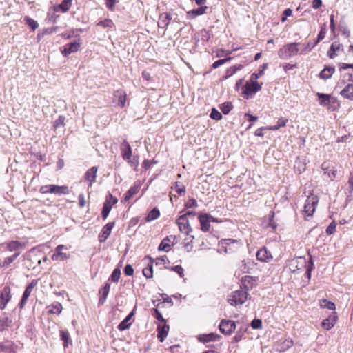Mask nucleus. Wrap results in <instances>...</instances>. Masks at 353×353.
<instances>
[{"instance_id": "f257e3e1", "label": "nucleus", "mask_w": 353, "mask_h": 353, "mask_svg": "<svg viewBox=\"0 0 353 353\" xmlns=\"http://www.w3.org/2000/svg\"><path fill=\"white\" fill-rule=\"evenodd\" d=\"M258 78V74L253 73L251 76L250 82H247L244 85L243 94H244L247 99L252 97L256 92L261 90V85L256 81Z\"/></svg>"}, {"instance_id": "f03ea898", "label": "nucleus", "mask_w": 353, "mask_h": 353, "mask_svg": "<svg viewBox=\"0 0 353 353\" xmlns=\"http://www.w3.org/2000/svg\"><path fill=\"white\" fill-rule=\"evenodd\" d=\"M298 45V43H290L281 47L278 51L279 58L288 60L291 57L296 56L299 52Z\"/></svg>"}, {"instance_id": "7ed1b4c3", "label": "nucleus", "mask_w": 353, "mask_h": 353, "mask_svg": "<svg viewBox=\"0 0 353 353\" xmlns=\"http://www.w3.org/2000/svg\"><path fill=\"white\" fill-rule=\"evenodd\" d=\"M248 289L241 288L240 290H236L232 293L228 298V302L232 305H242L248 299Z\"/></svg>"}, {"instance_id": "20e7f679", "label": "nucleus", "mask_w": 353, "mask_h": 353, "mask_svg": "<svg viewBox=\"0 0 353 353\" xmlns=\"http://www.w3.org/2000/svg\"><path fill=\"white\" fill-rule=\"evenodd\" d=\"M176 223L179 226V230L186 235H190L191 239L190 241H192V240L194 239V236L193 235H190L192 229L189 223V221L186 219V215L180 216L176 220Z\"/></svg>"}, {"instance_id": "39448f33", "label": "nucleus", "mask_w": 353, "mask_h": 353, "mask_svg": "<svg viewBox=\"0 0 353 353\" xmlns=\"http://www.w3.org/2000/svg\"><path fill=\"white\" fill-rule=\"evenodd\" d=\"M318 203L317 196L311 194L305 201L304 205V213L307 216H311L314 214Z\"/></svg>"}, {"instance_id": "423d86ee", "label": "nucleus", "mask_w": 353, "mask_h": 353, "mask_svg": "<svg viewBox=\"0 0 353 353\" xmlns=\"http://www.w3.org/2000/svg\"><path fill=\"white\" fill-rule=\"evenodd\" d=\"M307 266V261L304 257H297L292 259L289 264V268L292 273L302 271Z\"/></svg>"}, {"instance_id": "0eeeda50", "label": "nucleus", "mask_w": 353, "mask_h": 353, "mask_svg": "<svg viewBox=\"0 0 353 353\" xmlns=\"http://www.w3.org/2000/svg\"><path fill=\"white\" fill-rule=\"evenodd\" d=\"M236 329V323L232 320H221L219 324L220 332L225 335H231Z\"/></svg>"}, {"instance_id": "6e6552de", "label": "nucleus", "mask_w": 353, "mask_h": 353, "mask_svg": "<svg viewBox=\"0 0 353 353\" xmlns=\"http://www.w3.org/2000/svg\"><path fill=\"white\" fill-rule=\"evenodd\" d=\"M11 298V289L9 286L6 285L0 292V310L6 308Z\"/></svg>"}, {"instance_id": "1a4fd4ad", "label": "nucleus", "mask_w": 353, "mask_h": 353, "mask_svg": "<svg viewBox=\"0 0 353 353\" xmlns=\"http://www.w3.org/2000/svg\"><path fill=\"white\" fill-rule=\"evenodd\" d=\"M37 281L32 280L26 288L25 291L23 294L21 300L19 304L20 308H23L27 303V301L30 296L33 288L37 285Z\"/></svg>"}, {"instance_id": "9d476101", "label": "nucleus", "mask_w": 353, "mask_h": 353, "mask_svg": "<svg viewBox=\"0 0 353 353\" xmlns=\"http://www.w3.org/2000/svg\"><path fill=\"white\" fill-rule=\"evenodd\" d=\"M63 249L67 250V248L64 245H59L56 247L54 253L52 255L53 261H65L70 259V254L63 252Z\"/></svg>"}, {"instance_id": "9b49d317", "label": "nucleus", "mask_w": 353, "mask_h": 353, "mask_svg": "<svg viewBox=\"0 0 353 353\" xmlns=\"http://www.w3.org/2000/svg\"><path fill=\"white\" fill-rule=\"evenodd\" d=\"M317 96L320 100V104L321 105L327 106L330 110H334V108L331 105L332 103H335V99L331 97L330 95L323 94V93H317Z\"/></svg>"}, {"instance_id": "f8f14e48", "label": "nucleus", "mask_w": 353, "mask_h": 353, "mask_svg": "<svg viewBox=\"0 0 353 353\" xmlns=\"http://www.w3.org/2000/svg\"><path fill=\"white\" fill-rule=\"evenodd\" d=\"M80 48V43L73 41L64 46L63 50L61 51L64 56H68L72 53L76 52Z\"/></svg>"}, {"instance_id": "ddd939ff", "label": "nucleus", "mask_w": 353, "mask_h": 353, "mask_svg": "<svg viewBox=\"0 0 353 353\" xmlns=\"http://www.w3.org/2000/svg\"><path fill=\"white\" fill-rule=\"evenodd\" d=\"M336 319L337 316L336 315V313L332 312L330 315H329L325 319H324L322 321V327L326 330H330L334 326L336 322Z\"/></svg>"}, {"instance_id": "4468645a", "label": "nucleus", "mask_w": 353, "mask_h": 353, "mask_svg": "<svg viewBox=\"0 0 353 353\" xmlns=\"http://www.w3.org/2000/svg\"><path fill=\"white\" fill-rule=\"evenodd\" d=\"M6 248L9 252H18L25 248L26 244L19 241H10L6 243Z\"/></svg>"}, {"instance_id": "2eb2a0df", "label": "nucleus", "mask_w": 353, "mask_h": 353, "mask_svg": "<svg viewBox=\"0 0 353 353\" xmlns=\"http://www.w3.org/2000/svg\"><path fill=\"white\" fill-rule=\"evenodd\" d=\"M121 150L123 159L130 161L132 157V148L126 140H124L121 143Z\"/></svg>"}, {"instance_id": "dca6fc26", "label": "nucleus", "mask_w": 353, "mask_h": 353, "mask_svg": "<svg viewBox=\"0 0 353 353\" xmlns=\"http://www.w3.org/2000/svg\"><path fill=\"white\" fill-rule=\"evenodd\" d=\"M256 259L259 261L267 262L272 259V256L270 251H268L265 248H263L256 252Z\"/></svg>"}, {"instance_id": "f3484780", "label": "nucleus", "mask_w": 353, "mask_h": 353, "mask_svg": "<svg viewBox=\"0 0 353 353\" xmlns=\"http://www.w3.org/2000/svg\"><path fill=\"white\" fill-rule=\"evenodd\" d=\"M72 0H63L60 4L54 6V10L57 12H67L71 8Z\"/></svg>"}, {"instance_id": "a211bd4d", "label": "nucleus", "mask_w": 353, "mask_h": 353, "mask_svg": "<svg viewBox=\"0 0 353 353\" xmlns=\"http://www.w3.org/2000/svg\"><path fill=\"white\" fill-rule=\"evenodd\" d=\"M199 218L201 230L205 232H208L210 228L209 215L207 214H201Z\"/></svg>"}, {"instance_id": "6ab92c4d", "label": "nucleus", "mask_w": 353, "mask_h": 353, "mask_svg": "<svg viewBox=\"0 0 353 353\" xmlns=\"http://www.w3.org/2000/svg\"><path fill=\"white\" fill-rule=\"evenodd\" d=\"M126 93L122 90H117L114 92V100L117 99V104L121 107H124L126 101Z\"/></svg>"}, {"instance_id": "aec40b11", "label": "nucleus", "mask_w": 353, "mask_h": 353, "mask_svg": "<svg viewBox=\"0 0 353 353\" xmlns=\"http://www.w3.org/2000/svg\"><path fill=\"white\" fill-rule=\"evenodd\" d=\"M208 8V6H202L196 9L191 10L187 12V17L188 19H194L197 16L205 14Z\"/></svg>"}, {"instance_id": "412c9836", "label": "nucleus", "mask_w": 353, "mask_h": 353, "mask_svg": "<svg viewBox=\"0 0 353 353\" xmlns=\"http://www.w3.org/2000/svg\"><path fill=\"white\" fill-rule=\"evenodd\" d=\"M97 168L96 166L92 167L89 169L85 174V180L88 181L89 186H92V183L95 181V179L97 177Z\"/></svg>"}, {"instance_id": "4be33fe9", "label": "nucleus", "mask_w": 353, "mask_h": 353, "mask_svg": "<svg viewBox=\"0 0 353 353\" xmlns=\"http://www.w3.org/2000/svg\"><path fill=\"white\" fill-rule=\"evenodd\" d=\"M220 336L214 334V333H210L208 334H201L199 335L198 337V339L201 342L203 343H208L210 341H217L220 339Z\"/></svg>"}, {"instance_id": "5701e85b", "label": "nucleus", "mask_w": 353, "mask_h": 353, "mask_svg": "<svg viewBox=\"0 0 353 353\" xmlns=\"http://www.w3.org/2000/svg\"><path fill=\"white\" fill-rule=\"evenodd\" d=\"M341 94L343 97L353 100V84H347L341 91Z\"/></svg>"}, {"instance_id": "b1692460", "label": "nucleus", "mask_w": 353, "mask_h": 353, "mask_svg": "<svg viewBox=\"0 0 353 353\" xmlns=\"http://www.w3.org/2000/svg\"><path fill=\"white\" fill-rule=\"evenodd\" d=\"M158 338L161 342H163L168 336L169 325L164 324L162 326H158Z\"/></svg>"}, {"instance_id": "393cba45", "label": "nucleus", "mask_w": 353, "mask_h": 353, "mask_svg": "<svg viewBox=\"0 0 353 353\" xmlns=\"http://www.w3.org/2000/svg\"><path fill=\"white\" fill-rule=\"evenodd\" d=\"M70 192L69 188L66 185H52V194H55L57 195L61 194H68Z\"/></svg>"}, {"instance_id": "a878e982", "label": "nucleus", "mask_w": 353, "mask_h": 353, "mask_svg": "<svg viewBox=\"0 0 353 353\" xmlns=\"http://www.w3.org/2000/svg\"><path fill=\"white\" fill-rule=\"evenodd\" d=\"M134 315V311L131 312L118 325V329L121 331H123L130 327L131 323H129L130 320Z\"/></svg>"}, {"instance_id": "bb28decb", "label": "nucleus", "mask_w": 353, "mask_h": 353, "mask_svg": "<svg viewBox=\"0 0 353 353\" xmlns=\"http://www.w3.org/2000/svg\"><path fill=\"white\" fill-rule=\"evenodd\" d=\"M110 290V284L106 283L99 291V292L101 293V296L99 298V303L100 305H103L105 303V301L108 297V295L109 294Z\"/></svg>"}, {"instance_id": "cd10ccee", "label": "nucleus", "mask_w": 353, "mask_h": 353, "mask_svg": "<svg viewBox=\"0 0 353 353\" xmlns=\"http://www.w3.org/2000/svg\"><path fill=\"white\" fill-rule=\"evenodd\" d=\"M335 69L334 67L326 66L325 68L320 72L319 77L323 79H328L331 78L332 74L334 72Z\"/></svg>"}, {"instance_id": "c85d7f7f", "label": "nucleus", "mask_w": 353, "mask_h": 353, "mask_svg": "<svg viewBox=\"0 0 353 353\" xmlns=\"http://www.w3.org/2000/svg\"><path fill=\"white\" fill-rule=\"evenodd\" d=\"M139 190V186L133 185L125 193L123 199L121 200V202H126L129 201L134 195L138 193Z\"/></svg>"}, {"instance_id": "c756f323", "label": "nucleus", "mask_w": 353, "mask_h": 353, "mask_svg": "<svg viewBox=\"0 0 353 353\" xmlns=\"http://www.w3.org/2000/svg\"><path fill=\"white\" fill-rule=\"evenodd\" d=\"M150 259V263L148 266L143 270V274L148 279L152 278L153 276V259L148 256Z\"/></svg>"}, {"instance_id": "7c9ffc66", "label": "nucleus", "mask_w": 353, "mask_h": 353, "mask_svg": "<svg viewBox=\"0 0 353 353\" xmlns=\"http://www.w3.org/2000/svg\"><path fill=\"white\" fill-rule=\"evenodd\" d=\"M160 18V21L158 23L159 27L161 28H167L172 19L170 15L168 13H165L164 14H161Z\"/></svg>"}, {"instance_id": "2f4dec72", "label": "nucleus", "mask_w": 353, "mask_h": 353, "mask_svg": "<svg viewBox=\"0 0 353 353\" xmlns=\"http://www.w3.org/2000/svg\"><path fill=\"white\" fill-rule=\"evenodd\" d=\"M60 338L63 341V347L65 348L68 346V343H71L70 333L66 330H60Z\"/></svg>"}, {"instance_id": "473e14b6", "label": "nucleus", "mask_w": 353, "mask_h": 353, "mask_svg": "<svg viewBox=\"0 0 353 353\" xmlns=\"http://www.w3.org/2000/svg\"><path fill=\"white\" fill-rule=\"evenodd\" d=\"M48 313L59 314L62 311V305L59 302H54L48 306Z\"/></svg>"}, {"instance_id": "72a5a7b5", "label": "nucleus", "mask_w": 353, "mask_h": 353, "mask_svg": "<svg viewBox=\"0 0 353 353\" xmlns=\"http://www.w3.org/2000/svg\"><path fill=\"white\" fill-rule=\"evenodd\" d=\"M341 47L342 46L340 43L337 42H333L327 52V56L330 59H333L336 56L335 52L341 50Z\"/></svg>"}, {"instance_id": "f704fd0d", "label": "nucleus", "mask_w": 353, "mask_h": 353, "mask_svg": "<svg viewBox=\"0 0 353 353\" xmlns=\"http://www.w3.org/2000/svg\"><path fill=\"white\" fill-rule=\"evenodd\" d=\"M159 216H160L159 210L157 208H154L151 211L149 212L148 216L145 218V221L147 222H150V221H154L157 219H158L159 217Z\"/></svg>"}, {"instance_id": "c9c22d12", "label": "nucleus", "mask_w": 353, "mask_h": 353, "mask_svg": "<svg viewBox=\"0 0 353 353\" xmlns=\"http://www.w3.org/2000/svg\"><path fill=\"white\" fill-rule=\"evenodd\" d=\"M288 121V119L286 118H283V117L279 118L277 121L276 125L269 126L266 129L270 130H273V131L277 130L280 128L285 126Z\"/></svg>"}, {"instance_id": "e433bc0d", "label": "nucleus", "mask_w": 353, "mask_h": 353, "mask_svg": "<svg viewBox=\"0 0 353 353\" xmlns=\"http://www.w3.org/2000/svg\"><path fill=\"white\" fill-rule=\"evenodd\" d=\"M19 254L20 252H15L12 256L5 258L1 266L3 268L8 267L10 264L14 261V260L19 256Z\"/></svg>"}, {"instance_id": "4c0bfd02", "label": "nucleus", "mask_w": 353, "mask_h": 353, "mask_svg": "<svg viewBox=\"0 0 353 353\" xmlns=\"http://www.w3.org/2000/svg\"><path fill=\"white\" fill-rule=\"evenodd\" d=\"M112 205L111 204V202L109 200H106L103 204L102 212H101L102 217L103 219H105L108 217V216L112 209Z\"/></svg>"}, {"instance_id": "58836bf2", "label": "nucleus", "mask_w": 353, "mask_h": 353, "mask_svg": "<svg viewBox=\"0 0 353 353\" xmlns=\"http://www.w3.org/2000/svg\"><path fill=\"white\" fill-rule=\"evenodd\" d=\"M114 225V222L107 223L102 230V236L106 239L111 233V230Z\"/></svg>"}, {"instance_id": "ea45409f", "label": "nucleus", "mask_w": 353, "mask_h": 353, "mask_svg": "<svg viewBox=\"0 0 353 353\" xmlns=\"http://www.w3.org/2000/svg\"><path fill=\"white\" fill-rule=\"evenodd\" d=\"M170 239L168 237L165 238L160 243L158 250L159 251L168 252L170 249V245L169 244Z\"/></svg>"}, {"instance_id": "a19ab883", "label": "nucleus", "mask_w": 353, "mask_h": 353, "mask_svg": "<svg viewBox=\"0 0 353 353\" xmlns=\"http://www.w3.org/2000/svg\"><path fill=\"white\" fill-rule=\"evenodd\" d=\"M24 21H26V23L32 29V30H35L39 27L37 21L28 16L25 17Z\"/></svg>"}, {"instance_id": "79ce46f5", "label": "nucleus", "mask_w": 353, "mask_h": 353, "mask_svg": "<svg viewBox=\"0 0 353 353\" xmlns=\"http://www.w3.org/2000/svg\"><path fill=\"white\" fill-rule=\"evenodd\" d=\"M12 323V320L8 317H3L0 319V331H3L6 328L9 327Z\"/></svg>"}, {"instance_id": "37998d69", "label": "nucleus", "mask_w": 353, "mask_h": 353, "mask_svg": "<svg viewBox=\"0 0 353 353\" xmlns=\"http://www.w3.org/2000/svg\"><path fill=\"white\" fill-rule=\"evenodd\" d=\"M233 105L231 102H225L221 104L220 108L224 114H228L232 109Z\"/></svg>"}, {"instance_id": "c03bdc74", "label": "nucleus", "mask_w": 353, "mask_h": 353, "mask_svg": "<svg viewBox=\"0 0 353 353\" xmlns=\"http://www.w3.org/2000/svg\"><path fill=\"white\" fill-rule=\"evenodd\" d=\"M320 305H321V307L322 308H327V309H329L330 310H335V305H334V303L333 302L328 301L326 299H323L321 301Z\"/></svg>"}, {"instance_id": "a18cd8bd", "label": "nucleus", "mask_w": 353, "mask_h": 353, "mask_svg": "<svg viewBox=\"0 0 353 353\" xmlns=\"http://www.w3.org/2000/svg\"><path fill=\"white\" fill-rule=\"evenodd\" d=\"M120 276H121V270L119 268H115L113 270L110 279L112 282L117 283L119 281Z\"/></svg>"}, {"instance_id": "49530a36", "label": "nucleus", "mask_w": 353, "mask_h": 353, "mask_svg": "<svg viewBox=\"0 0 353 353\" xmlns=\"http://www.w3.org/2000/svg\"><path fill=\"white\" fill-rule=\"evenodd\" d=\"M97 26L103 28H112L114 26V23L111 19H105V20L98 22Z\"/></svg>"}, {"instance_id": "de8ad7c7", "label": "nucleus", "mask_w": 353, "mask_h": 353, "mask_svg": "<svg viewBox=\"0 0 353 353\" xmlns=\"http://www.w3.org/2000/svg\"><path fill=\"white\" fill-rule=\"evenodd\" d=\"M238 243V241L237 240H234V239H222L220 241V244L224 247H225V251L227 252V246L230 245V244L232 243Z\"/></svg>"}, {"instance_id": "09e8293b", "label": "nucleus", "mask_w": 353, "mask_h": 353, "mask_svg": "<svg viewBox=\"0 0 353 353\" xmlns=\"http://www.w3.org/2000/svg\"><path fill=\"white\" fill-rule=\"evenodd\" d=\"M174 188L179 196L184 195L185 193V187L183 185H180L179 182L175 183Z\"/></svg>"}, {"instance_id": "8fccbe9b", "label": "nucleus", "mask_w": 353, "mask_h": 353, "mask_svg": "<svg viewBox=\"0 0 353 353\" xmlns=\"http://www.w3.org/2000/svg\"><path fill=\"white\" fill-rule=\"evenodd\" d=\"M210 117L212 119L219 121L222 119V114L216 108H212L210 113Z\"/></svg>"}, {"instance_id": "3c124183", "label": "nucleus", "mask_w": 353, "mask_h": 353, "mask_svg": "<svg viewBox=\"0 0 353 353\" xmlns=\"http://www.w3.org/2000/svg\"><path fill=\"white\" fill-rule=\"evenodd\" d=\"M230 60H231V57H228V58H225V59H219V60L216 61L215 62H214V63L212 64V68L216 69V68H219V66H221V65L225 63L226 62H228Z\"/></svg>"}, {"instance_id": "603ef678", "label": "nucleus", "mask_w": 353, "mask_h": 353, "mask_svg": "<svg viewBox=\"0 0 353 353\" xmlns=\"http://www.w3.org/2000/svg\"><path fill=\"white\" fill-rule=\"evenodd\" d=\"M313 267H314V263H313L312 258L310 257V264L307 265V266L305 268H306L305 275L308 279H310L311 277V272L313 269Z\"/></svg>"}, {"instance_id": "864d4df0", "label": "nucleus", "mask_w": 353, "mask_h": 353, "mask_svg": "<svg viewBox=\"0 0 353 353\" xmlns=\"http://www.w3.org/2000/svg\"><path fill=\"white\" fill-rule=\"evenodd\" d=\"M198 204L194 199H190L185 203V207L186 208H197Z\"/></svg>"}, {"instance_id": "5fc2aeb1", "label": "nucleus", "mask_w": 353, "mask_h": 353, "mask_svg": "<svg viewBox=\"0 0 353 353\" xmlns=\"http://www.w3.org/2000/svg\"><path fill=\"white\" fill-rule=\"evenodd\" d=\"M152 310L154 312L153 315L155 319H157L158 321L162 323H164L165 321V319L163 317L161 313L159 311L158 309L154 308Z\"/></svg>"}, {"instance_id": "6e6d98bb", "label": "nucleus", "mask_w": 353, "mask_h": 353, "mask_svg": "<svg viewBox=\"0 0 353 353\" xmlns=\"http://www.w3.org/2000/svg\"><path fill=\"white\" fill-rule=\"evenodd\" d=\"M316 45V43H313L312 42H308L307 43L304 44L301 53H303L305 52H310Z\"/></svg>"}, {"instance_id": "4d7b16f0", "label": "nucleus", "mask_w": 353, "mask_h": 353, "mask_svg": "<svg viewBox=\"0 0 353 353\" xmlns=\"http://www.w3.org/2000/svg\"><path fill=\"white\" fill-rule=\"evenodd\" d=\"M251 326L253 329H260L262 327V321L261 319H254L251 322Z\"/></svg>"}, {"instance_id": "13d9d810", "label": "nucleus", "mask_w": 353, "mask_h": 353, "mask_svg": "<svg viewBox=\"0 0 353 353\" xmlns=\"http://www.w3.org/2000/svg\"><path fill=\"white\" fill-rule=\"evenodd\" d=\"M52 185H43L40 188V192L42 194L52 193Z\"/></svg>"}, {"instance_id": "bf43d9fd", "label": "nucleus", "mask_w": 353, "mask_h": 353, "mask_svg": "<svg viewBox=\"0 0 353 353\" xmlns=\"http://www.w3.org/2000/svg\"><path fill=\"white\" fill-rule=\"evenodd\" d=\"M123 271L127 276H132L134 273V269L130 264H127L125 266Z\"/></svg>"}, {"instance_id": "052dcab7", "label": "nucleus", "mask_w": 353, "mask_h": 353, "mask_svg": "<svg viewBox=\"0 0 353 353\" xmlns=\"http://www.w3.org/2000/svg\"><path fill=\"white\" fill-rule=\"evenodd\" d=\"M336 223L334 222H332L326 229V233L327 234H332L336 230Z\"/></svg>"}, {"instance_id": "680f3d73", "label": "nucleus", "mask_w": 353, "mask_h": 353, "mask_svg": "<svg viewBox=\"0 0 353 353\" xmlns=\"http://www.w3.org/2000/svg\"><path fill=\"white\" fill-rule=\"evenodd\" d=\"M170 269L176 272H177L181 277H183V269L181 265H175L173 267H171Z\"/></svg>"}, {"instance_id": "e2e57ef3", "label": "nucleus", "mask_w": 353, "mask_h": 353, "mask_svg": "<svg viewBox=\"0 0 353 353\" xmlns=\"http://www.w3.org/2000/svg\"><path fill=\"white\" fill-rule=\"evenodd\" d=\"M325 34L326 32L325 28H322L318 34L317 39L315 43L317 44L319 42L323 40L325 38Z\"/></svg>"}, {"instance_id": "0e129e2a", "label": "nucleus", "mask_w": 353, "mask_h": 353, "mask_svg": "<svg viewBox=\"0 0 353 353\" xmlns=\"http://www.w3.org/2000/svg\"><path fill=\"white\" fill-rule=\"evenodd\" d=\"M117 2V0H105V5L109 10H113Z\"/></svg>"}, {"instance_id": "69168bd1", "label": "nucleus", "mask_w": 353, "mask_h": 353, "mask_svg": "<svg viewBox=\"0 0 353 353\" xmlns=\"http://www.w3.org/2000/svg\"><path fill=\"white\" fill-rule=\"evenodd\" d=\"M154 163H156V161L145 159L143 162V166L145 169H149Z\"/></svg>"}, {"instance_id": "338daca9", "label": "nucleus", "mask_w": 353, "mask_h": 353, "mask_svg": "<svg viewBox=\"0 0 353 353\" xmlns=\"http://www.w3.org/2000/svg\"><path fill=\"white\" fill-rule=\"evenodd\" d=\"M106 200H109L111 202L112 205L116 204L118 202V199L116 197H114L111 194H108Z\"/></svg>"}, {"instance_id": "774afa93", "label": "nucleus", "mask_w": 353, "mask_h": 353, "mask_svg": "<svg viewBox=\"0 0 353 353\" xmlns=\"http://www.w3.org/2000/svg\"><path fill=\"white\" fill-rule=\"evenodd\" d=\"M243 338V334L240 332H237L235 336L233 338V341L235 343H238Z\"/></svg>"}]
</instances>
